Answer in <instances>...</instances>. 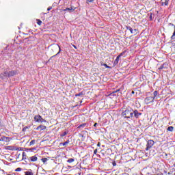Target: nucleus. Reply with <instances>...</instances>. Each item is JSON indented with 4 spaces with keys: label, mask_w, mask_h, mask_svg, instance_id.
I'll return each instance as SVG.
<instances>
[{
    "label": "nucleus",
    "mask_w": 175,
    "mask_h": 175,
    "mask_svg": "<svg viewBox=\"0 0 175 175\" xmlns=\"http://www.w3.org/2000/svg\"><path fill=\"white\" fill-rule=\"evenodd\" d=\"M67 134H68V131H64V132L61 135V137H64V136H66Z\"/></svg>",
    "instance_id": "393cba45"
},
{
    "label": "nucleus",
    "mask_w": 175,
    "mask_h": 175,
    "mask_svg": "<svg viewBox=\"0 0 175 175\" xmlns=\"http://www.w3.org/2000/svg\"><path fill=\"white\" fill-rule=\"evenodd\" d=\"M167 131H168V132H173V131H174V127H173V126H170L167 127Z\"/></svg>",
    "instance_id": "f3484780"
},
{
    "label": "nucleus",
    "mask_w": 175,
    "mask_h": 175,
    "mask_svg": "<svg viewBox=\"0 0 175 175\" xmlns=\"http://www.w3.org/2000/svg\"><path fill=\"white\" fill-rule=\"evenodd\" d=\"M154 100H155V97H152V96H148L144 99V102L146 105H149V103H151Z\"/></svg>",
    "instance_id": "39448f33"
},
{
    "label": "nucleus",
    "mask_w": 175,
    "mask_h": 175,
    "mask_svg": "<svg viewBox=\"0 0 175 175\" xmlns=\"http://www.w3.org/2000/svg\"><path fill=\"white\" fill-rule=\"evenodd\" d=\"M81 95H83V92L75 94V96H81Z\"/></svg>",
    "instance_id": "cd10ccee"
},
{
    "label": "nucleus",
    "mask_w": 175,
    "mask_h": 175,
    "mask_svg": "<svg viewBox=\"0 0 175 175\" xmlns=\"http://www.w3.org/2000/svg\"><path fill=\"white\" fill-rule=\"evenodd\" d=\"M120 92V89H118V90H116V92Z\"/></svg>",
    "instance_id": "79ce46f5"
},
{
    "label": "nucleus",
    "mask_w": 175,
    "mask_h": 175,
    "mask_svg": "<svg viewBox=\"0 0 175 175\" xmlns=\"http://www.w3.org/2000/svg\"><path fill=\"white\" fill-rule=\"evenodd\" d=\"M85 126H87V123H83L80 124L77 128L78 129H81V128H85Z\"/></svg>",
    "instance_id": "dca6fc26"
},
{
    "label": "nucleus",
    "mask_w": 175,
    "mask_h": 175,
    "mask_svg": "<svg viewBox=\"0 0 175 175\" xmlns=\"http://www.w3.org/2000/svg\"><path fill=\"white\" fill-rule=\"evenodd\" d=\"M168 64L167 63H163L159 68V70H162V69H165V68H167Z\"/></svg>",
    "instance_id": "9d476101"
},
{
    "label": "nucleus",
    "mask_w": 175,
    "mask_h": 175,
    "mask_svg": "<svg viewBox=\"0 0 175 175\" xmlns=\"http://www.w3.org/2000/svg\"><path fill=\"white\" fill-rule=\"evenodd\" d=\"M103 66H105V68H107V69H110V66H109L107 64H103Z\"/></svg>",
    "instance_id": "bb28decb"
},
{
    "label": "nucleus",
    "mask_w": 175,
    "mask_h": 175,
    "mask_svg": "<svg viewBox=\"0 0 175 175\" xmlns=\"http://www.w3.org/2000/svg\"><path fill=\"white\" fill-rule=\"evenodd\" d=\"M169 5V0H161V6H167Z\"/></svg>",
    "instance_id": "9b49d317"
},
{
    "label": "nucleus",
    "mask_w": 175,
    "mask_h": 175,
    "mask_svg": "<svg viewBox=\"0 0 175 175\" xmlns=\"http://www.w3.org/2000/svg\"><path fill=\"white\" fill-rule=\"evenodd\" d=\"M2 173H5V171L3 170H1Z\"/></svg>",
    "instance_id": "a19ab883"
},
{
    "label": "nucleus",
    "mask_w": 175,
    "mask_h": 175,
    "mask_svg": "<svg viewBox=\"0 0 175 175\" xmlns=\"http://www.w3.org/2000/svg\"><path fill=\"white\" fill-rule=\"evenodd\" d=\"M131 94H132V95H134L135 94V91H132Z\"/></svg>",
    "instance_id": "58836bf2"
},
{
    "label": "nucleus",
    "mask_w": 175,
    "mask_h": 175,
    "mask_svg": "<svg viewBox=\"0 0 175 175\" xmlns=\"http://www.w3.org/2000/svg\"><path fill=\"white\" fill-rule=\"evenodd\" d=\"M154 144H155V142H154V140L152 139H149L147 142V144H146V151H148V150H150V148H152V146H154Z\"/></svg>",
    "instance_id": "20e7f679"
},
{
    "label": "nucleus",
    "mask_w": 175,
    "mask_h": 175,
    "mask_svg": "<svg viewBox=\"0 0 175 175\" xmlns=\"http://www.w3.org/2000/svg\"><path fill=\"white\" fill-rule=\"evenodd\" d=\"M112 165H113V166H117V163H116V161H113L112 163Z\"/></svg>",
    "instance_id": "2f4dec72"
},
{
    "label": "nucleus",
    "mask_w": 175,
    "mask_h": 175,
    "mask_svg": "<svg viewBox=\"0 0 175 175\" xmlns=\"http://www.w3.org/2000/svg\"><path fill=\"white\" fill-rule=\"evenodd\" d=\"M36 23L38 25H42V21L40 19H36Z\"/></svg>",
    "instance_id": "5701e85b"
},
{
    "label": "nucleus",
    "mask_w": 175,
    "mask_h": 175,
    "mask_svg": "<svg viewBox=\"0 0 175 175\" xmlns=\"http://www.w3.org/2000/svg\"><path fill=\"white\" fill-rule=\"evenodd\" d=\"M35 150H36V148H26L25 150V151H35Z\"/></svg>",
    "instance_id": "6ab92c4d"
},
{
    "label": "nucleus",
    "mask_w": 175,
    "mask_h": 175,
    "mask_svg": "<svg viewBox=\"0 0 175 175\" xmlns=\"http://www.w3.org/2000/svg\"><path fill=\"white\" fill-rule=\"evenodd\" d=\"M138 30L137 29H133L132 34L133 35H137Z\"/></svg>",
    "instance_id": "aec40b11"
},
{
    "label": "nucleus",
    "mask_w": 175,
    "mask_h": 175,
    "mask_svg": "<svg viewBox=\"0 0 175 175\" xmlns=\"http://www.w3.org/2000/svg\"><path fill=\"white\" fill-rule=\"evenodd\" d=\"M5 76H8V77H12V76H16L17 75V71L16 70H11L7 73H5Z\"/></svg>",
    "instance_id": "423d86ee"
},
{
    "label": "nucleus",
    "mask_w": 175,
    "mask_h": 175,
    "mask_svg": "<svg viewBox=\"0 0 175 175\" xmlns=\"http://www.w3.org/2000/svg\"><path fill=\"white\" fill-rule=\"evenodd\" d=\"M169 25H171L172 27H174V33L172 34V36H171V39L172 40H175V25L173 23H169Z\"/></svg>",
    "instance_id": "1a4fd4ad"
},
{
    "label": "nucleus",
    "mask_w": 175,
    "mask_h": 175,
    "mask_svg": "<svg viewBox=\"0 0 175 175\" xmlns=\"http://www.w3.org/2000/svg\"><path fill=\"white\" fill-rule=\"evenodd\" d=\"M74 49H75V50H77V46H76V45H72Z\"/></svg>",
    "instance_id": "c9c22d12"
},
{
    "label": "nucleus",
    "mask_w": 175,
    "mask_h": 175,
    "mask_svg": "<svg viewBox=\"0 0 175 175\" xmlns=\"http://www.w3.org/2000/svg\"><path fill=\"white\" fill-rule=\"evenodd\" d=\"M42 162H43V163H46V162H47V161H49V159L47 158H42L41 159Z\"/></svg>",
    "instance_id": "412c9836"
},
{
    "label": "nucleus",
    "mask_w": 175,
    "mask_h": 175,
    "mask_svg": "<svg viewBox=\"0 0 175 175\" xmlns=\"http://www.w3.org/2000/svg\"><path fill=\"white\" fill-rule=\"evenodd\" d=\"M97 153H98V149H95V150H94V155H96Z\"/></svg>",
    "instance_id": "7c9ffc66"
},
{
    "label": "nucleus",
    "mask_w": 175,
    "mask_h": 175,
    "mask_svg": "<svg viewBox=\"0 0 175 175\" xmlns=\"http://www.w3.org/2000/svg\"><path fill=\"white\" fill-rule=\"evenodd\" d=\"M98 125V123H95L94 124V126H96Z\"/></svg>",
    "instance_id": "ea45409f"
},
{
    "label": "nucleus",
    "mask_w": 175,
    "mask_h": 175,
    "mask_svg": "<svg viewBox=\"0 0 175 175\" xmlns=\"http://www.w3.org/2000/svg\"><path fill=\"white\" fill-rule=\"evenodd\" d=\"M51 9H53L52 7H49V8H47L48 12H50V10H51Z\"/></svg>",
    "instance_id": "473e14b6"
},
{
    "label": "nucleus",
    "mask_w": 175,
    "mask_h": 175,
    "mask_svg": "<svg viewBox=\"0 0 175 175\" xmlns=\"http://www.w3.org/2000/svg\"><path fill=\"white\" fill-rule=\"evenodd\" d=\"M30 162H36L38 161V157L32 156L29 157Z\"/></svg>",
    "instance_id": "f8f14e48"
},
{
    "label": "nucleus",
    "mask_w": 175,
    "mask_h": 175,
    "mask_svg": "<svg viewBox=\"0 0 175 175\" xmlns=\"http://www.w3.org/2000/svg\"><path fill=\"white\" fill-rule=\"evenodd\" d=\"M133 113L135 118H139L140 116H142V113L139 112L137 110H135Z\"/></svg>",
    "instance_id": "0eeeda50"
},
{
    "label": "nucleus",
    "mask_w": 175,
    "mask_h": 175,
    "mask_svg": "<svg viewBox=\"0 0 175 175\" xmlns=\"http://www.w3.org/2000/svg\"><path fill=\"white\" fill-rule=\"evenodd\" d=\"M121 55H122V53H120L118 56H117L116 59H115L114 64H118Z\"/></svg>",
    "instance_id": "4468645a"
},
{
    "label": "nucleus",
    "mask_w": 175,
    "mask_h": 175,
    "mask_svg": "<svg viewBox=\"0 0 175 175\" xmlns=\"http://www.w3.org/2000/svg\"><path fill=\"white\" fill-rule=\"evenodd\" d=\"M46 129L47 127L46 126L40 124L36 128V131H46Z\"/></svg>",
    "instance_id": "6e6552de"
},
{
    "label": "nucleus",
    "mask_w": 175,
    "mask_h": 175,
    "mask_svg": "<svg viewBox=\"0 0 175 175\" xmlns=\"http://www.w3.org/2000/svg\"><path fill=\"white\" fill-rule=\"evenodd\" d=\"M130 32H131V33H132V32H133V29H131L130 30Z\"/></svg>",
    "instance_id": "4c0bfd02"
},
{
    "label": "nucleus",
    "mask_w": 175,
    "mask_h": 175,
    "mask_svg": "<svg viewBox=\"0 0 175 175\" xmlns=\"http://www.w3.org/2000/svg\"><path fill=\"white\" fill-rule=\"evenodd\" d=\"M126 29L128 31H130V30L132 29V27H131V26H126Z\"/></svg>",
    "instance_id": "c85d7f7f"
},
{
    "label": "nucleus",
    "mask_w": 175,
    "mask_h": 175,
    "mask_svg": "<svg viewBox=\"0 0 175 175\" xmlns=\"http://www.w3.org/2000/svg\"><path fill=\"white\" fill-rule=\"evenodd\" d=\"M15 172H21V167H18L15 170Z\"/></svg>",
    "instance_id": "c756f323"
},
{
    "label": "nucleus",
    "mask_w": 175,
    "mask_h": 175,
    "mask_svg": "<svg viewBox=\"0 0 175 175\" xmlns=\"http://www.w3.org/2000/svg\"><path fill=\"white\" fill-rule=\"evenodd\" d=\"M36 143V141L35 139H33L30 142L29 146H33Z\"/></svg>",
    "instance_id": "a211bd4d"
},
{
    "label": "nucleus",
    "mask_w": 175,
    "mask_h": 175,
    "mask_svg": "<svg viewBox=\"0 0 175 175\" xmlns=\"http://www.w3.org/2000/svg\"><path fill=\"white\" fill-rule=\"evenodd\" d=\"M68 10L69 12H75V10H76V8H66V9H64V12H68Z\"/></svg>",
    "instance_id": "2eb2a0df"
},
{
    "label": "nucleus",
    "mask_w": 175,
    "mask_h": 175,
    "mask_svg": "<svg viewBox=\"0 0 175 175\" xmlns=\"http://www.w3.org/2000/svg\"><path fill=\"white\" fill-rule=\"evenodd\" d=\"M88 1V2H93L94 1V0H87Z\"/></svg>",
    "instance_id": "e433bc0d"
},
{
    "label": "nucleus",
    "mask_w": 175,
    "mask_h": 175,
    "mask_svg": "<svg viewBox=\"0 0 175 175\" xmlns=\"http://www.w3.org/2000/svg\"><path fill=\"white\" fill-rule=\"evenodd\" d=\"M174 166L175 167V162H174Z\"/></svg>",
    "instance_id": "37998d69"
},
{
    "label": "nucleus",
    "mask_w": 175,
    "mask_h": 175,
    "mask_svg": "<svg viewBox=\"0 0 175 175\" xmlns=\"http://www.w3.org/2000/svg\"><path fill=\"white\" fill-rule=\"evenodd\" d=\"M122 116H123L124 118H132V117H133V110L126 109L122 112Z\"/></svg>",
    "instance_id": "f257e3e1"
},
{
    "label": "nucleus",
    "mask_w": 175,
    "mask_h": 175,
    "mask_svg": "<svg viewBox=\"0 0 175 175\" xmlns=\"http://www.w3.org/2000/svg\"><path fill=\"white\" fill-rule=\"evenodd\" d=\"M97 147H100V142H98V143L97 144Z\"/></svg>",
    "instance_id": "72a5a7b5"
},
{
    "label": "nucleus",
    "mask_w": 175,
    "mask_h": 175,
    "mask_svg": "<svg viewBox=\"0 0 175 175\" xmlns=\"http://www.w3.org/2000/svg\"><path fill=\"white\" fill-rule=\"evenodd\" d=\"M70 143V141L69 139H68L66 142H63V143H60L59 144V146H68V144H69Z\"/></svg>",
    "instance_id": "ddd939ff"
},
{
    "label": "nucleus",
    "mask_w": 175,
    "mask_h": 175,
    "mask_svg": "<svg viewBox=\"0 0 175 175\" xmlns=\"http://www.w3.org/2000/svg\"><path fill=\"white\" fill-rule=\"evenodd\" d=\"M22 157H23V159H24L25 158H27V154H25V152H23Z\"/></svg>",
    "instance_id": "a878e982"
},
{
    "label": "nucleus",
    "mask_w": 175,
    "mask_h": 175,
    "mask_svg": "<svg viewBox=\"0 0 175 175\" xmlns=\"http://www.w3.org/2000/svg\"><path fill=\"white\" fill-rule=\"evenodd\" d=\"M153 95H154V96H153V98H157V96H158V91H154V92H153Z\"/></svg>",
    "instance_id": "4be33fe9"
},
{
    "label": "nucleus",
    "mask_w": 175,
    "mask_h": 175,
    "mask_svg": "<svg viewBox=\"0 0 175 175\" xmlns=\"http://www.w3.org/2000/svg\"><path fill=\"white\" fill-rule=\"evenodd\" d=\"M51 50H52L53 53H55V52L58 51V50H59L58 53L56 55H55L51 57V58H53V57H57V55H58V54H59V53H61V46H59V45H58L57 44H54L51 45Z\"/></svg>",
    "instance_id": "f03ea898"
},
{
    "label": "nucleus",
    "mask_w": 175,
    "mask_h": 175,
    "mask_svg": "<svg viewBox=\"0 0 175 175\" xmlns=\"http://www.w3.org/2000/svg\"><path fill=\"white\" fill-rule=\"evenodd\" d=\"M150 20H152V14H150Z\"/></svg>",
    "instance_id": "f704fd0d"
},
{
    "label": "nucleus",
    "mask_w": 175,
    "mask_h": 175,
    "mask_svg": "<svg viewBox=\"0 0 175 175\" xmlns=\"http://www.w3.org/2000/svg\"><path fill=\"white\" fill-rule=\"evenodd\" d=\"M75 161V159H69L67 160L68 163H72V162Z\"/></svg>",
    "instance_id": "b1692460"
},
{
    "label": "nucleus",
    "mask_w": 175,
    "mask_h": 175,
    "mask_svg": "<svg viewBox=\"0 0 175 175\" xmlns=\"http://www.w3.org/2000/svg\"><path fill=\"white\" fill-rule=\"evenodd\" d=\"M34 121L36 122H47V120L43 119L40 115H36L34 117Z\"/></svg>",
    "instance_id": "7ed1b4c3"
}]
</instances>
